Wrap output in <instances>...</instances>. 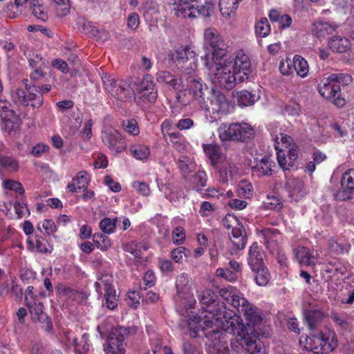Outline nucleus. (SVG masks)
Segmentation results:
<instances>
[{
    "mask_svg": "<svg viewBox=\"0 0 354 354\" xmlns=\"http://www.w3.org/2000/svg\"><path fill=\"white\" fill-rule=\"evenodd\" d=\"M220 296L228 304L243 313L248 323L225 305L216 301V296L210 290L205 291L201 297L203 314L200 317L204 326L201 333L207 339L210 354H246L243 344L251 354H261L259 341L249 339L250 327L259 325L263 318L261 313L250 304L235 287L229 286L221 289Z\"/></svg>",
    "mask_w": 354,
    "mask_h": 354,
    "instance_id": "f257e3e1",
    "label": "nucleus"
},
{
    "mask_svg": "<svg viewBox=\"0 0 354 354\" xmlns=\"http://www.w3.org/2000/svg\"><path fill=\"white\" fill-rule=\"evenodd\" d=\"M212 82L225 89H232L238 83L248 80L251 73L249 57L243 52L236 53L234 59L221 57L210 59L209 55L201 57Z\"/></svg>",
    "mask_w": 354,
    "mask_h": 354,
    "instance_id": "f03ea898",
    "label": "nucleus"
},
{
    "mask_svg": "<svg viewBox=\"0 0 354 354\" xmlns=\"http://www.w3.org/2000/svg\"><path fill=\"white\" fill-rule=\"evenodd\" d=\"M304 317L310 330L311 337H301L300 346L315 354H328L334 351L337 346V339L334 331L322 327L324 313L317 309L306 310Z\"/></svg>",
    "mask_w": 354,
    "mask_h": 354,
    "instance_id": "7ed1b4c3",
    "label": "nucleus"
},
{
    "mask_svg": "<svg viewBox=\"0 0 354 354\" xmlns=\"http://www.w3.org/2000/svg\"><path fill=\"white\" fill-rule=\"evenodd\" d=\"M190 278L187 273L180 274L176 281V288L177 291L176 297H175L176 310L181 314L183 316L189 317L188 327L189 329V335L192 337H196L199 336V333L201 332V326H204V324L201 322V316L203 314V309L202 308L201 301V310L198 315H193V312L189 310L194 308L196 304V299H194V294L190 291ZM207 290L212 291L216 296V301L223 305L224 302H221L218 300V296L212 290L206 289L203 290L199 295V301L202 297L203 292Z\"/></svg>",
    "mask_w": 354,
    "mask_h": 354,
    "instance_id": "20e7f679",
    "label": "nucleus"
},
{
    "mask_svg": "<svg viewBox=\"0 0 354 354\" xmlns=\"http://www.w3.org/2000/svg\"><path fill=\"white\" fill-rule=\"evenodd\" d=\"M295 258L301 266H313L328 263L330 267L326 268L327 272L343 275L346 268L336 259H330L322 250H310L306 247L298 246L294 250Z\"/></svg>",
    "mask_w": 354,
    "mask_h": 354,
    "instance_id": "39448f33",
    "label": "nucleus"
},
{
    "mask_svg": "<svg viewBox=\"0 0 354 354\" xmlns=\"http://www.w3.org/2000/svg\"><path fill=\"white\" fill-rule=\"evenodd\" d=\"M272 126L269 125V129L274 140L279 165L283 170H289L298 158L297 147L291 137L278 133L277 129L272 130Z\"/></svg>",
    "mask_w": 354,
    "mask_h": 354,
    "instance_id": "423d86ee",
    "label": "nucleus"
},
{
    "mask_svg": "<svg viewBox=\"0 0 354 354\" xmlns=\"http://www.w3.org/2000/svg\"><path fill=\"white\" fill-rule=\"evenodd\" d=\"M165 59L183 68L185 73H194L198 66V55L190 45L181 46L176 49L165 50Z\"/></svg>",
    "mask_w": 354,
    "mask_h": 354,
    "instance_id": "0eeeda50",
    "label": "nucleus"
},
{
    "mask_svg": "<svg viewBox=\"0 0 354 354\" xmlns=\"http://www.w3.org/2000/svg\"><path fill=\"white\" fill-rule=\"evenodd\" d=\"M202 109L206 111V117L209 116V122H213L230 113L233 106L223 93L212 88L207 96V106Z\"/></svg>",
    "mask_w": 354,
    "mask_h": 354,
    "instance_id": "6e6552de",
    "label": "nucleus"
},
{
    "mask_svg": "<svg viewBox=\"0 0 354 354\" xmlns=\"http://www.w3.org/2000/svg\"><path fill=\"white\" fill-rule=\"evenodd\" d=\"M254 133L253 127L248 123H223L218 128V134L222 141H245Z\"/></svg>",
    "mask_w": 354,
    "mask_h": 354,
    "instance_id": "1a4fd4ad",
    "label": "nucleus"
},
{
    "mask_svg": "<svg viewBox=\"0 0 354 354\" xmlns=\"http://www.w3.org/2000/svg\"><path fill=\"white\" fill-rule=\"evenodd\" d=\"M102 80L106 91L120 101H127L134 94L133 88L129 82L118 79L113 75L105 74Z\"/></svg>",
    "mask_w": 354,
    "mask_h": 354,
    "instance_id": "9d476101",
    "label": "nucleus"
},
{
    "mask_svg": "<svg viewBox=\"0 0 354 354\" xmlns=\"http://www.w3.org/2000/svg\"><path fill=\"white\" fill-rule=\"evenodd\" d=\"M203 46L206 50L205 55H209L210 59L227 56V47L215 28H209L205 30Z\"/></svg>",
    "mask_w": 354,
    "mask_h": 354,
    "instance_id": "9b49d317",
    "label": "nucleus"
},
{
    "mask_svg": "<svg viewBox=\"0 0 354 354\" xmlns=\"http://www.w3.org/2000/svg\"><path fill=\"white\" fill-rule=\"evenodd\" d=\"M113 283V277L108 273L99 275L95 283V290L99 296H104L103 306L110 310H113L118 306V296Z\"/></svg>",
    "mask_w": 354,
    "mask_h": 354,
    "instance_id": "f8f14e48",
    "label": "nucleus"
},
{
    "mask_svg": "<svg viewBox=\"0 0 354 354\" xmlns=\"http://www.w3.org/2000/svg\"><path fill=\"white\" fill-rule=\"evenodd\" d=\"M34 288L28 286L25 292V302L34 321H37L46 331L52 328V323L49 317L44 312V307L33 293Z\"/></svg>",
    "mask_w": 354,
    "mask_h": 354,
    "instance_id": "ddd939ff",
    "label": "nucleus"
},
{
    "mask_svg": "<svg viewBox=\"0 0 354 354\" xmlns=\"http://www.w3.org/2000/svg\"><path fill=\"white\" fill-rule=\"evenodd\" d=\"M135 100L139 106L147 103H154L157 99L158 91L155 87L153 78L146 75L134 85Z\"/></svg>",
    "mask_w": 354,
    "mask_h": 354,
    "instance_id": "4468645a",
    "label": "nucleus"
},
{
    "mask_svg": "<svg viewBox=\"0 0 354 354\" xmlns=\"http://www.w3.org/2000/svg\"><path fill=\"white\" fill-rule=\"evenodd\" d=\"M28 80L24 79L23 83L25 88H17L11 93L12 98L15 103L28 106H31L33 108H39L43 104V97L38 95L34 91H38L37 86L28 84Z\"/></svg>",
    "mask_w": 354,
    "mask_h": 354,
    "instance_id": "2eb2a0df",
    "label": "nucleus"
},
{
    "mask_svg": "<svg viewBox=\"0 0 354 354\" xmlns=\"http://www.w3.org/2000/svg\"><path fill=\"white\" fill-rule=\"evenodd\" d=\"M136 327L120 326L112 332L106 340L104 351L105 354H125L126 344L124 335H131L136 333Z\"/></svg>",
    "mask_w": 354,
    "mask_h": 354,
    "instance_id": "dca6fc26",
    "label": "nucleus"
},
{
    "mask_svg": "<svg viewBox=\"0 0 354 354\" xmlns=\"http://www.w3.org/2000/svg\"><path fill=\"white\" fill-rule=\"evenodd\" d=\"M224 225L232 228L230 239L236 249L244 248L246 244L245 232L243 224L234 214H228L224 219Z\"/></svg>",
    "mask_w": 354,
    "mask_h": 354,
    "instance_id": "f3484780",
    "label": "nucleus"
},
{
    "mask_svg": "<svg viewBox=\"0 0 354 354\" xmlns=\"http://www.w3.org/2000/svg\"><path fill=\"white\" fill-rule=\"evenodd\" d=\"M336 76L331 74L322 81L319 92L324 98L333 99L338 106H343L344 100L339 98L340 95V86L336 82Z\"/></svg>",
    "mask_w": 354,
    "mask_h": 354,
    "instance_id": "a211bd4d",
    "label": "nucleus"
},
{
    "mask_svg": "<svg viewBox=\"0 0 354 354\" xmlns=\"http://www.w3.org/2000/svg\"><path fill=\"white\" fill-rule=\"evenodd\" d=\"M102 140L109 149L115 153L122 152L126 148V142L122 135L113 127H106L102 132Z\"/></svg>",
    "mask_w": 354,
    "mask_h": 354,
    "instance_id": "6ab92c4d",
    "label": "nucleus"
},
{
    "mask_svg": "<svg viewBox=\"0 0 354 354\" xmlns=\"http://www.w3.org/2000/svg\"><path fill=\"white\" fill-rule=\"evenodd\" d=\"M189 81V93L192 96L193 100L203 108L207 106V96L211 93V90L203 84L200 78L190 77Z\"/></svg>",
    "mask_w": 354,
    "mask_h": 354,
    "instance_id": "aec40b11",
    "label": "nucleus"
},
{
    "mask_svg": "<svg viewBox=\"0 0 354 354\" xmlns=\"http://www.w3.org/2000/svg\"><path fill=\"white\" fill-rule=\"evenodd\" d=\"M173 10L178 17L194 19L198 12L197 0H174Z\"/></svg>",
    "mask_w": 354,
    "mask_h": 354,
    "instance_id": "412c9836",
    "label": "nucleus"
},
{
    "mask_svg": "<svg viewBox=\"0 0 354 354\" xmlns=\"http://www.w3.org/2000/svg\"><path fill=\"white\" fill-rule=\"evenodd\" d=\"M275 168L274 162L270 158H257L256 165L252 167V176H271L274 174Z\"/></svg>",
    "mask_w": 354,
    "mask_h": 354,
    "instance_id": "4be33fe9",
    "label": "nucleus"
},
{
    "mask_svg": "<svg viewBox=\"0 0 354 354\" xmlns=\"http://www.w3.org/2000/svg\"><path fill=\"white\" fill-rule=\"evenodd\" d=\"M337 26L324 21H316L312 24L310 32L318 39H323L332 34L337 29Z\"/></svg>",
    "mask_w": 354,
    "mask_h": 354,
    "instance_id": "5701e85b",
    "label": "nucleus"
},
{
    "mask_svg": "<svg viewBox=\"0 0 354 354\" xmlns=\"http://www.w3.org/2000/svg\"><path fill=\"white\" fill-rule=\"evenodd\" d=\"M1 129L3 131L11 135L18 130L20 120L14 111H8L6 114H1Z\"/></svg>",
    "mask_w": 354,
    "mask_h": 354,
    "instance_id": "b1692460",
    "label": "nucleus"
},
{
    "mask_svg": "<svg viewBox=\"0 0 354 354\" xmlns=\"http://www.w3.org/2000/svg\"><path fill=\"white\" fill-rule=\"evenodd\" d=\"M354 194V178H341L340 187L335 197L337 201H345Z\"/></svg>",
    "mask_w": 354,
    "mask_h": 354,
    "instance_id": "393cba45",
    "label": "nucleus"
},
{
    "mask_svg": "<svg viewBox=\"0 0 354 354\" xmlns=\"http://www.w3.org/2000/svg\"><path fill=\"white\" fill-rule=\"evenodd\" d=\"M248 262L252 270H258L263 266V252L257 243L250 246Z\"/></svg>",
    "mask_w": 354,
    "mask_h": 354,
    "instance_id": "a878e982",
    "label": "nucleus"
},
{
    "mask_svg": "<svg viewBox=\"0 0 354 354\" xmlns=\"http://www.w3.org/2000/svg\"><path fill=\"white\" fill-rule=\"evenodd\" d=\"M261 234L265 240L266 247L270 249L272 252L277 251L279 243L281 239L280 233L275 229L266 228L262 231Z\"/></svg>",
    "mask_w": 354,
    "mask_h": 354,
    "instance_id": "bb28decb",
    "label": "nucleus"
},
{
    "mask_svg": "<svg viewBox=\"0 0 354 354\" xmlns=\"http://www.w3.org/2000/svg\"><path fill=\"white\" fill-rule=\"evenodd\" d=\"M129 151L134 158L142 162L147 160L151 155L149 146L142 142L131 144L129 147Z\"/></svg>",
    "mask_w": 354,
    "mask_h": 354,
    "instance_id": "cd10ccee",
    "label": "nucleus"
},
{
    "mask_svg": "<svg viewBox=\"0 0 354 354\" xmlns=\"http://www.w3.org/2000/svg\"><path fill=\"white\" fill-rule=\"evenodd\" d=\"M66 337L68 342L73 345L77 353L84 354L88 351V335L86 333H84L80 339L75 337H71L69 333L66 335Z\"/></svg>",
    "mask_w": 354,
    "mask_h": 354,
    "instance_id": "c85d7f7f",
    "label": "nucleus"
},
{
    "mask_svg": "<svg viewBox=\"0 0 354 354\" xmlns=\"http://www.w3.org/2000/svg\"><path fill=\"white\" fill-rule=\"evenodd\" d=\"M328 46L334 52L345 53L351 49V44L346 37L335 36L330 39Z\"/></svg>",
    "mask_w": 354,
    "mask_h": 354,
    "instance_id": "c756f323",
    "label": "nucleus"
},
{
    "mask_svg": "<svg viewBox=\"0 0 354 354\" xmlns=\"http://www.w3.org/2000/svg\"><path fill=\"white\" fill-rule=\"evenodd\" d=\"M235 97L239 106L243 107L253 105L260 98L259 94L245 90L236 92Z\"/></svg>",
    "mask_w": 354,
    "mask_h": 354,
    "instance_id": "7c9ffc66",
    "label": "nucleus"
},
{
    "mask_svg": "<svg viewBox=\"0 0 354 354\" xmlns=\"http://www.w3.org/2000/svg\"><path fill=\"white\" fill-rule=\"evenodd\" d=\"M157 80L160 83L170 85L176 91L182 90L183 85L180 79L175 78L169 72L162 71L157 73Z\"/></svg>",
    "mask_w": 354,
    "mask_h": 354,
    "instance_id": "2f4dec72",
    "label": "nucleus"
},
{
    "mask_svg": "<svg viewBox=\"0 0 354 354\" xmlns=\"http://www.w3.org/2000/svg\"><path fill=\"white\" fill-rule=\"evenodd\" d=\"M293 68L297 75L304 78L309 73V66L308 62L301 56L296 55L293 58Z\"/></svg>",
    "mask_w": 354,
    "mask_h": 354,
    "instance_id": "473e14b6",
    "label": "nucleus"
},
{
    "mask_svg": "<svg viewBox=\"0 0 354 354\" xmlns=\"http://www.w3.org/2000/svg\"><path fill=\"white\" fill-rule=\"evenodd\" d=\"M206 156L213 165H217L223 158L220 147L212 145H203Z\"/></svg>",
    "mask_w": 354,
    "mask_h": 354,
    "instance_id": "72a5a7b5",
    "label": "nucleus"
},
{
    "mask_svg": "<svg viewBox=\"0 0 354 354\" xmlns=\"http://www.w3.org/2000/svg\"><path fill=\"white\" fill-rule=\"evenodd\" d=\"M58 290L66 299L77 304L82 303L86 298L85 294L83 292L76 291L70 288H59Z\"/></svg>",
    "mask_w": 354,
    "mask_h": 354,
    "instance_id": "f704fd0d",
    "label": "nucleus"
},
{
    "mask_svg": "<svg viewBox=\"0 0 354 354\" xmlns=\"http://www.w3.org/2000/svg\"><path fill=\"white\" fill-rule=\"evenodd\" d=\"M147 247L145 244L138 243L136 241H130L123 246V250L129 254H131L136 259H140L141 258V254L142 250H146Z\"/></svg>",
    "mask_w": 354,
    "mask_h": 354,
    "instance_id": "c9c22d12",
    "label": "nucleus"
},
{
    "mask_svg": "<svg viewBox=\"0 0 354 354\" xmlns=\"http://www.w3.org/2000/svg\"><path fill=\"white\" fill-rule=\"evenodd\" d=\"M21 292V288L15 282L14 279L7 281L0 285V295L6 296L9 295L12 297L17 295L18 292Z\"/></svg>",
    "mask_w": 354,
    "mask_h": 354,
    "instance_id": "e433bc0d",
    "label": "nucleus"
},
{
    "mask_svg": "<svg viewBox=\"0 0 354 354\" xmlns=\"http://www.w3.org/2000/svg\"><path fill=\"white\" fill-rule=\"evenodd\" d=\"M30 8L33 15L41 21H46L48 19V13L41 0H32Z\"/></svg>",
    "mask_w": 354,
    "mask_h": 354,
    "instance_id": "4c0bfd02",
    "label": "nucleus"
},
{
    "mask_svg": "<svg viewBox=\"0 0 354 354\" xmlns=\"http://www.w3.org/2000/svg\"><path fill=\"white\" fill-rule=\"evenodd\" d=\"M219 8L222 15L228 17L235 12L238 3L236 0H220Z\"/></svg>",
    "mask_w": 354,
    "mask_h": 354,
    "instance_id": "58836bf2",
    "label": "nucleus"
},
{
    "mask_svg": "<svg viewBox=\"0 0 354 354\" xmlns=\"http://www.w3.org/2000/svg\"><path fill=\"white\" fill-rule=\"evenodd\" d=\"M27 243L28 245V249L31 251L34 252H50L51 249L49 250V245L48 243L45 241H41L39 239L29 238L27 240Z\"/></svg>",
    "mask_w": 354,
    "mask_h": 354,
    "instance_id": "ea45409f",
    "label": "nucleus"
},
{
    "mask_svg": "<svg viewBox=\"0 0 354 354\" xmlns=\"http://www.w3.org/2000/svg\"><path fill=\"white\" fill-rule=\"evenodd\" d=\"M255 34L257 37H266L271 31V28L268 20L263 17L258 21L254 26Z\"/></svg>",
    "mask_w": 354,
    "mask_h": 354,
    "instance_id": "a19ab883",
    "label": "nucleus"
},
{
    "mask_svg": "<svg viewBox=\"0 0 354 354\" xmlns=\"http://www.w3.org/2000/svg\"><path fill=\"white\" fill-rule=\"evenodd\" d=\"M24 54L32 68H41L45 65V60L42 59L41 55L35 53L33 50L27 49Z\"/></svg>",
    "mask_w": 354,
    "mask_h": 354,
    "instance_id": "79ce46f5",
    "label": "nucleus"
},
{
    "mask_svg": "<svg viewBox=\"0 0 354 354\" xmlns=\"http://www.w3.org/2000/svg\"><path fill=\"white\" fill-rule=\"evenodd\" d=\"M236 192L239 196L249 198L253 194V186L248 180L244 178L239 183Z\"/></svg>",
    "mask_w": 354,
    "mask_h": 354,
    "instance_id": "37998d69",
    "label": "nucleus"
},
{
    "mask_svg": "<svg viewBox=\"0 0 354 354\" xmlns=\"http://www.w3.org/2000/svg\"><path fill=\"white\" fill-rule=\"evenodd\" d=\"M0 166L10 172L19 169L18 161L12 156L0 155Z\"/></svg>",
    "mask_w": 354,
    "mask_h": 354,
    "instance_id": "c03bdc74",
    "label": "nucleus"
},
{
    "mask_svg": "<svg viewBox=\"0 0 354 354\" xmlns=\"http://www.w3.org/2000/svg\"><path fill=\"white\" fill-rule=\"evenodd\" d=\"M37 230L46 235H51L57 231V226L53 220L48 218L39 222L37 225Z\"/></svg>",
    "mask_w": 354,
    "mask_h": 354,
    "instance_id": "a18cd8bd",
    "label": "nucleus"
},
{
    "mask_svg": "<svg viewBox=\"0 0 354 354\" xmlns=\"http://www.w3.org/2000/svg\"><path fill=\"white\" fill-rule=\"evenodd\" d=\"M294 180L295 178H290ZM294 187L288 185L287 189L289 192V196L295 201H298L300 198L303 197L305 194V190L303 185L301 183H295L294 180L291 182Z\"/></svg>",
    "mask_w": 354,
    "mask_h": 354,
    "instance_id": "49530a36",
    "label": "nucleus"
},
{
    "mask_svg": "<svg viewBox=\"0 0 354 354\" xmlns=\"http://www.w3.org/2000/svg\"><path fill=\"white\" fill-rule=\"evenodd\" d=\"M256 272L255 280L257 285L264 286L268 284L270 280V273L267 268L261 266L258 270H252Z\"/></svg>",
    "mask_w": 354,
    "mask_h": 354,
    "instance_id": "de8ad7c7",
    "label": "nucleus"
},
{
    "mask_svg": "<svg viewBox=\"0 0 354 354\" xmlns=\"http://www.w3.org/2000/svg\"><path fill=\"white\" fill-rule=\"evenodd\" d=\"M77 28L81 32L89 37L97 36V29L89 21L84 19L80 20L77 22Z\"/></svg>",
    "mask_w": 354,
    "mask_h": 354,
    "instance_id": "09e8293b",
    "label": "nucleus"
},
{
    "mask_svg": "<svg viewBox=\"0 0 354 354\" xmlns=\"http://www.w3.org/2000/svg\"><path fill=\"white\" fill-rule=\"evenodd\" d=\"M333 320L343 329L350 330L354 327V322L351 317L338 314L333 315Z\"/></svg>",
    "mask_w": 354,
    "mask_h": 354,
    "instance_id": "8fccbe9b",
    "label": "nucleus"
},
{
    "mask_svg": "<svg viewBox=\"0 0 354 354\" xmlns=\"http://www.w3.org/2000/svg\"><path fill=\"white\" fill-rule=\"evenodd\" d=\"M93 242L100 250H107L111 247V241L107 236L101 233H96L93 236Z\"/></svg>",
    "mask_w": 354,
    "mask_h": 354,
    "instance_id": "3c124183",
    "label": "nucleus"
},
{
    "mask_svg": "<svg viewBox=\"0 0 354 354\" xmlns=\"http://www.w3.org/2000/svg\"><path fill=\"white\" fill-rule=\"evenodd\" d=\"M154 340L152 339V337L150 338L151 348L153 351V354H174L172 349L167 346L161 348V342L158 337ZM147 354H151L148 352Z\"/></svg>",
    "mask_w": 354,
    "mask_h": 354,
    "instance_id": "603ef678",
    "label": "nucleus"
},
{
    "mask_svg": "<svg viewBox=\"0 0 354 354\" xmlns=\"http://www.w3.org/2000/svg\"><path fill=\"white\" fill-rule=\"evenodd\" d=\"M55 6V12L57 16L59 17H64L69 13L71 8L70 0H54Z\"/></svg>",
    "mask_w": 354,
    "mask_h": 354,
    "instance_id": "864d4df0",
    "label": "nucleus"
},
{
    "mask_svg": "<svg viewBox=\"0 0 354 354\" xmlns=\"http://www.w3.org/2000/svg\"><path fill=\"white\" fill-rule=\"evenodd\" d=\"M118 218H104L100 222V230L106 234H111L114 232L116 223L118 222Z\"/></svg>",
    "mask_w": 354,
    "mask_h": 354,
    "instance_id": "5fc2aeb1",
    "label": "nucleus"
},
{
    "mask_svg": "<svg viewBox=\"0 0 354 354\" xmlns=\"http://www.w3.org/2000/svg\"><path fill=\"white\" fill-rule=\"evenodd\" d=\"M88 185L86 178H73L71 183L67 185L70 192L75 193L84 189Z\"/></svg>",
    "mask_w": 354,
    "mask_h": 354,
    "instance_id": "6e6d98bb",
    "label": "nucleus"
},
{
    "mask_svg": "<svg viewBox=\"0 0 354 354\" xmlns=\"http://www.w3.org/2000/svg\"><path fill=\"white\" fill-rule=\"evenodd\" d=\"M122 128L124 131L131 136H137L140 133V129L138 122L134 119H129L122 122Z\"/></svg>",
    "mask_w": 354,
    "mask_h": 354,
    "instance_id": "4d7b16f0",
    "label": "nucleus"
},
{
    "mask_svg": "<svg viewBox=\"0 0 354 354\" xmlns=\"http://www.w3.org/2000/svg\"><path fill=\"white\" fill-rule=\"evenodd\" d=\"M283 111L285 115H288L292 117L299 116L301 113L300 105L295 102H292L289 104H287L284 106Z\"/></svg>",
    "mask_w": 354,
    "mask_h": 354,
    "instance_id": "13d9d810",
    "label": "nucleus"
},
{
    "mask_svg": "<svg viewBox=\"0 0 354 354\" xmlns=\"http://www.w3.org/2000/svg\"><path fill=\"white\" fill-rule=\"evenodd\" d=\"M216 274L217 277L223 278L230 282H234L238 278L236 272H233L228 268H218Z\"/></svg>",
    "mask_w": 354,
    "mask_h": 354,
    "instance_id": "bf43d9fd",
    "label": "nucleus"
},
{
    "mask_svg": "<svg viewBox=\"0 0 354 354\" xmlns=\"http://www.w3.org/2000/svg\"><path fill=\"white\" fill-rule=\"evenodd\" d=\"M3 187L8 189L15 191L16 193L19 194H23L24 193V189L22 187V185L15 180L12 179H7L3 182Z\"/></svg>",
    "mask_w": 354,
    "mask_h": 354,
    "instance_id": "052dcab7",
    "label": "nucleus"
},
{
    "mask_svg": "<svg viewBox=\"0 0 354 354\" xmlns=\"http://www.w3.org/2000/svg\"><path fill=\"white\" fill-rule=\"evenodd\" d=\"M279 69L283 75H290L294 71L293 60L290 59H282L280 62Z\"/></svg>",
    "mask_w": 354,
    "mask_h": 354,
    "instance_id": "680f3d73",
    "label": "nucleus"
},
{
    "mask_svg": "<svg viewBox=\"0 0 354 354\" xmlns=\"http://www.w3.org/2000/svg\"><path fill=\"white\" fill-rule=\"evenodd\" d=\"M197 10H198V15L203 17H209L214 13V6L210 2H206L203 6H199V1L197 0Z\"/></svg>",
    "mask_w": 354,
    "mask_h": 354,
    "instance_id": "e2e57ef3",
    "label": "nucleus"
},
{
    "mask_svg": "<svg viewBox=\"0 0 354 354\" xmlns=\"http://www.w3.org/2000/svg\"><path fill=\"white\" fill-rule=\"evenodd\" d=\"M140 21L139 15L136 12H131L126 21L127 26L131 30H136L140 25Z\"/></svg>",
    "mask_w": 354,
    "mask_h": 354,
    "instance_id": "0e129e2a",
    "label": "nucleus"
},
{
    "mask_svg": "<svg viewBox=\"0 0 354 354\" xmlns=\"http://www.w3.org/2000/svg\"><path fill=\"white\" fill-rule=\"evenodd\" d=\"M133 189L142 196H148L150 194L149 185L142 180H136L133 183Z\"/></svg>",
    "mask_w": 354,
    "mask_h": 354,
    "instance_id": "69168bd1",
    "label": "nucleus"
},
{
    "mask_svg": "<svg viewBox=\"0 0 354 354\" xmlns=\"http://www.w3.org/2000/svg\"><path fill=\"white\" fill-rule=\"evenodd\" d=\"M333 175L338 177L342 176V177H354V168L348 169L346 165H339L333 172Z\"/></svg>",
    "mask_w": 354,
    "mask_h": 354,
    "instance_id": "338daca9",
    "label": "nucleus"
},
{
    "mask_svg": "<svg viewBox=\"0 0 354 354\" xmlns=\"http://www.w3.org/2000/svg\"><path fill=\"white\" fill-rule=\"evenodd\" d=\"M339 298L343 304H353L354 303V289H349L347 292L341 293Z\"/></svg>",
    "mask_w": 354,
    "mask_h": 354,
    "instance_id": "774afa93",
    "label": "nucleus"
}]
</instances>
